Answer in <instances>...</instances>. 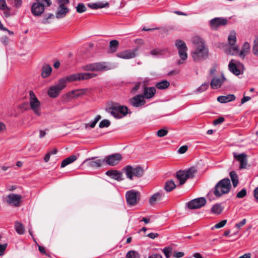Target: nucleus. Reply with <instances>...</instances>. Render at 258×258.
<instances>
[{"mask_svg": "<svg viewBox=\"0 0 258 258\" xmlns=\"http://www.w3.org/2000/svg\"><path fill=\"white\" fill-rule=\"evenodd\" d=\"M163 50L160 48H155L153 49L151 51V54L152 55H157L159 54H162L163 53Z\"/></svg>", "mask_w": 258, "mask_h": 258, "instance_id": "50", "label": "nucleus"}, {"mask_svg": "<svg viewBox=\"0 0 258 258\" xmlns=\"http://www.w3.org/2000/svg\"><path fill=\"white\" fill-rule=\"evenodd\" d=\"M7 246V243L0 244V256H2L4 255L5 251Z\"/></svg>", "mask_w": 258, "mask_h": 258, "instance_id": "53", "label": "nucleus"}, {"mask_svg": "<svg viewBox=\"0 0 258 258\" xmlns=\"http://www.w3.org/2000/svg\"><path fill=\"white\" fill-rule=\"evenodd\" d=\"M77 156L75 155L70 156V157L64 159L61 164V167L63 168L67 166L68 165L74 162L77 160Z\"/></svg>", "mask_w": 258, "mask_h": 258, "instance_id": "32", "label": "nucleus"}, {"mask_svg": "<svg viewBox=\"0 0 258 258\" xmlns=\"http://www.w3.org/2000/svg\"><path fill=\"white\" fill-rule=\"evenodd\" d=\"M58 5L55 13V17L58 19L64 18L70 12V10L67 6L69 3V0H56Z\"/></svg>", "mask_w": 258, "mask_h": 258, "instance_id": "6", "label": "nucleus"}, {"mask_svg": "<svg viewBox=\"0 0 258 258\" xmlns=\"http://www.w3.org/2000/svg\"><path fill=\"white\" fill-rule=\"evenodd\" d=\"M172 255L175 258H180L184 255V253L183 252L174 251Z\"/></svg>", "mask_w": 258, "mask_h": 258, "instance_id": "54", "label": "nucleus"}, {"mask_svg": "<svg viewBox=\"0 0 258 258\" xmlns=\"http://www.w3.org/2000/svg\"><path fill=\"white\" fill-rule=\"evenodd\" d=\"M251 99V98L250 97H248V96H244V97H243L241 100V104H243L244 103H245L246 102L250 100Z\"/></svg>", "mask_w": 258, "mask_h": 258, "instance_id": "61", "label": "nucleus"}, {"mask_svg": "<svg viewBox=\"0 0 258 258\" xmlns=\"http://www.w3.org/2000/svg\"><path fill=\"white\" fill-rule=\"evenodd\" d=\"M176 187V185L172 180H168L165 183L164 189L167 192H170Z\"/></svg>", "mask_w": 258, "mask_h": 258, "instance_id": "33", "label": "nucleus"}, {"mask_svg": "<svg viewBox=\"0 0 258 258\" xmlns=\"http://www.w3.org/2000/svg\"><path fill=\"white\" fill-rule=\"evenodd\" d=\"M110 124V122L107 119H104L102 120L99 123V127L100 128L108 127Z\"/></svg>", "mask_w": 258, "mask_h": 258, "instance_id": "47", "label": "nucleus"}, {"mask_svg": "<svg viewBox=\"0 0 258 258\" xmlns=\"http://www.w3.org/2000/svg\"><path fill=\"white\" fill-rule=\"evenodd\" d=\"M230 177L232 182L233 186L235 187L238 184V177L235 171H232L230 172Z\"/></svg>", "mask_w": 258, "mask_h": 258, "instance_id": "37", "label": "nucleus"}, {"mask_svg": "<svg viewBox=\"0 0 258 258\" xmlns=\"http://www.w3.org/2000/svg\"><path fill=\"white\" fill-rule=\"evenodd\" d=\"M234 158L240 163V168H245L247 165V155L245 153L238 154L236 153H233Z\"/></svg>", "mask_w": 258, "mask_h": 258, "instance_id": "23", "label": "nucleus"}, {"mask_svg": "<svg viewBox=\"0 0 258 258\" xmlns=\"http://www.w3.org/2000/svg\"><path fill=\"white\" fill-rule=\"evenodd\" d=\"M226 80L223 73L221 72L220 75L213 77L210 83L211 87L213 89H219Z\"/></svg>", "mask_w": 258, "mask_h": 258, "instance_id": "14", "label": "nucleus"}, {"mask_svg": "<svg viewBox=\"0 0 258 258\" xmlns=\"http://www.w3.org/2000/svg\"><path fill=\"white\" fill-rule=\"evenodd\" d=\"M235 99V96L233 94H229L226 96H220L218 97L217 100L221 103H225Z\"/></svg>", "mask_w": 258, "mask_h": 258, "instance_id": "28", "label": "nucleus"}, {"mask_svg": "<svg viewBox=\"0 0 258 258\" xmlns=\"http://www.w3.org/2000/svg\"><path fill=\"white\" fill-rule=\"evenodd\" d=\"M156 92V88L154 87H145L144 88L143 94L142 95L145 99H151L153 98Z\"/></svg>", "mask_w": 258, "mask_h": 258, "instance_id": "26", "label": "nucleus"}, {"mask_svg": "<svg viewBox=\"0 0 258 258\" xmlns=\"http://www.w3.org/2000/svg\"><path fill=\"white\" fill-rule=\"evenodd\" d=\"M236 41V34L234 32H232L228 36V43L230 46L229 49L225 50L227 54L239 56V50L237 46L234 45Z\"/></svg>", "mask_w": 258, "mask_h": 258, "instance_id": "10", "label": "nucleus"}, {"mask_svg": "<svg viewBox=\"0 0 258 258\" xmlns=\"http://www.w3.org/2000/svg\"><path fill=\"white\" fill-rule=\"evenodd\" d=\"M81 91H82V90H73V91H72L71 92H69L68 93V95L71 98L78 97L81 94V93H83V92L81 93Z\"/></svg>", "mask_w": 258, "mask_h": 258, "instance_id": "43", "label": "nucleus"}, {"mask_svg": "<svg viewBox=\"0 0 258 258\" xmlns=\"http://www.w3.org/2000/svg\"><path fill=\"white\" fill-rule=\"evenodd\" d=\"M122 159L121 154L115 153L106 156L103 160L107 165L114 166L117 165Z\"/></svg>", "mask_w": 258, "mask_h": 258, "instance_id": "16", "label": "nucleus"}, {"mask_svg": "<svg viewBox=\"0 0 258 258\" xmlns=\"http://www.w3.org/2000/svg\"><path fill=\"white\" fill-rule=\"evenodd\" d=\"M87 10V9L83 3H79L76 7V11L79 13H82L85 12Z\"/></svg>", "mask_w": 258, "mask_h": 258, "instance_id": "42", "label": "nucleus"}, {"mask_svg": "<svg viewBox=\"0 0 258 258\" xmlns=\"http://www.w3.org/2000/svg\"><path fill=\"white\" fill-rule=\"evenodd\" d=\"M227 20L225 18H215L210 21V25L212 29H216L218 26L225 25Z\"/></svg>", "mask_w": 258, "mask_h": 258, "instance_id": "25", "label": "nucleus"}, {"mask_svg": "<svg viewBox=\"0 0 258 258\" xmlns=\"http://www.w3.org/2000/svg\"><path fill=\"white\" fill-rule=\"evenodd\" d=\"M168 134V130L165 128H161L157 132V135L159 137H163L166 136Z\"/></svg>", "mask_w": 258, "mask_h": 258, "instance_id": "44", "label": "nucleus"}, {"mask_svg": "<svg viewBox=\"0 0 258 258\" xmlns=\"http://www.w3.org/2000/svg\"><path fill=\"white\" fill-rule=\"evenodd\" d=\"M159 236V234L156 233H150L147 235V236L151 239H154L156 237H157Z\"/></svg>", "mask_w": 258, "mask_h": 258, "instance_id": "59", "label": "nucleus"}, {"mask_svg": "<svg viewBox=\"0 0 258 258\" xmlns=\"http://www.w3.org/2000/svg\"><path fill=\"white\" fill-rule=\"evenodd\" d=\"M52 69L50 65L45 64L42 66L41 76L43 78L48 77L51 73Z\"/></svg>", "mask_w": 258, "mask_h": 258, "instance_id": "30", "label": "nucleus"}, {"mask_svg": "<svg viewBox=\"0 0 258 258\" xmlns=\"http://www.w3.org/2000/svg\"><path fill=\"white\" fill-rule=\"evenodd\" d=\"M228 67L230 72L236 76L240 75L243 72L244 69L242 63L238 62L236 64L233 62V60L230 61Z\"/></svg>", "mask_w": 258, "mask_h": 258, "instance_id": "19", "label": "nucleus"}, {"mask_svg": "<svg viewBox=\"0 0 258 258\" xmlns=\"http://www.w3.org/2000/svg\"><path fill=\"white\" fill-rule=\"evenodd\" d=\"M95 76L96 74L92 73H80L67 76L61 78V80L64 81V84L66 86L68 82L88 80Z\"/></svg>", "mask_w": 258, "mask_h": 258, "instance_id": "3", "label": "nucleus"}, {"mask_svg": "<svg viewBox=\"0 0 258 258\" xmlns=\"http://www.w3.org/2000/svg\"><path fill=\"white\" fill-rule=\"evenodd\" d=\"M223 208L220 204H216L212 208V212L216 214H220L223 211Z\"/></svg>", "mask_w": 258, "mask_h": 258, "instance_id": "39", "label": "nucleus"}, {"mask_svg": "<svg viewBox=\"0 0 258 258\" xmlns=\"http://www.w3.org/2000/svg\"><path fill=\"white\" fill-rule=\"evenodd\" d=\"M175 46L178 50L179 55L182 60H185L187 57V47L184 42L180 40H177L175 41Z\"/></svg>", "mask_w": 258, "mask_h": 258, "instance_id": "15", "label": "nucleus"}, {"mask_svg": "<svg viewBox=\"0 0 258 258\" xmlns=\"http://www.w3.org/2000/svg\"><path fill=\"white\" fill-rule=\"evenodd\" d=\"M6 130V124L4 122L0 121V133H4Z\"/></svg>", "mask_w": 258, "mask_h": 258, "instance_id": "58", "label": "nucleus"}, {"mask_svg": "<svg viewBox=\"0 0 258 258\" xmlns=\"http://www.w3.org/2000/svg\"><path fill=\"white\" fill-rule=\"evenodd\" d=\"M8 2L16 8H20L22 5V0H7Z\"/></svg>", "mask_w": 258, "mask_h": 258, "instance_id": "40", "label": "nucleus"}, {"mask_svg": "<svg viewBox=\"0 0 258 258\" xmlns=\"http://www.w3.org/2000/svg\"><path fill=\"white\" fill-rule=\"evenodd\" d=\"M104 162V160L98 159L96 157H92L87 159L84 161L87 165L91 168H99Z\"/></svg>", "mask_w": 258, "mask_h": 258, "instance_id": "20", "label": "nucleus"}, {"mask_svg": "<svg viewBox=\"0 0 258 258\" xmlns=\"http://www.w3.org/2000/svg\"><path fill=\"white\" fill-rule=\"evenodd\" d=\"M15 228L16 232L19 234H23L25 232V228L23 225L18 222H16L15 224Z\"/></svg>", "mask_w": 258, "mask_h": 258, "instance_id": "38", "label": "nucleus"}, {"mask_svg": "<svg viewBox=\"0 0 258 258\" xmlns=\"http://www.w3.org/2000/svg\"><path fill=\"white\" fill-rule=\"evenodd\" d=\"M105 174L118 181L123 180L122 173L117 170H109L105 172Z\"/></svg>", "mask_w": 258, "mask_h": 258, "instance_id": "24", "label": "nucleus"}, {"mask_svg": "<svg viewBox=\"0 0 258 258\" xmlns=\"http://www.w3.org/2000/svg\"><path fill=\"white\" fill-rule=\"evenodd\" d=\"M206 203V200L204 198H199L189 202L187 206L190 209H199L204 206Z\"/></svg>", "mask_w": 258, "mask_h": 258, "instance_id": "18", "label": "nucleus"}, {"mask_svg": "<svg viewBox=\"0 0 258 258\" xmlns=\"http://www.w3.org/2000/svg\"><path fill=\"white\" fill-rule=\"evenodd\" d=\"M163 196V194L162 191L158 192L154 195H153L150 198L149 200V202L150 205H154L155 202L157 201H160L161 200Z\"/></svg>", "mask_w": 258, "mask_h": 258, "instance_id": "31", "label": "nucleus"}, {"mask_svg": "<svg viewBox=\"0 0 258 258\" xmlns=\"http://www.w3.org/2000/svg\"><path fill=\"white\" fill-rule=\"evenodd\" d=\"M252 53L258 57V47H252Z\"/></svg>", "mask_w": 258, "mask_h": 258, "instance_id": "62", "label": "nucleus"}, {"mask_svg": "<svg viewBox=\"0 0 258 258\" xmlns=\"http://www.w3.org/2000/svg\"><path fill=\"white\" fill-rule=\"evenodd\" d=\"M29 104L30 108L34 113L38 116H40L41 103L32 91L29 92Z\"/></svg>", "mask_w": 258, "mask_h": 258, "instance_id": "7", "label": "nucleus"}, {"mask_svg": "<svg viewBox=\"0 0 258 258\" xmlns=\"http://www.w3.org/2000/svg\"><path fill=\"white\" fill-rule=\"evenodd\" d=\"M54 16L52 14H48L44 16L42 23L43 24L49 23L48 20L54 18Z\"/></svg>", "mask_w": 258, "mask_h": 258, "instance_id": "45", "label": "nucleus"}, {"mask_svg": "<svg viewBox=\"0 0 258 258\" xmlns=\"http://www.w3.org/2000/svg\"><path fill=\"white\" fill-rule=\"evenodd\" d=\"M148 258H163L162 255L159 254H153L149 256Z\"/></svg>", "mask_w": 258, "mask_h": 258, "instance_id": "63", "label": "nucleus"}, {"mask_svg": "<svg viewBox=\"0 0 258 258\" xmlns=\"http://www.w3.org/2000/svg\"><path fill=\"white\" fill-rule=\"evenodd\" d=\"M10 168V166L8 165L7 164H5L0 166V168L3 171H6L8 170Z\"/></svg>", "mask_w": 258, "mask_h": 258, "instance_id": "60", "label": "nucleus"}, {"mask_svg": "<svg viewBox=\"0 0 258 258\" xmlns=\"http://www.w3.org/2000/svg\"><path fill=\"white\" fill-rule=\"evenodd\" d=\"M250 48V44L247 42H245L242 45L241 50L239 51V56L243 59L245 56L249 53Z\"/></svg>", "mask_w": 258, "mask_h": 258, "instance_id": "27", "label": "nucleus"}, {"mask_svg": "<svg viewBox=\"0 0 258 258\" xmlns=\"http://www.w3.org/2000/svg\"><path fill=\"white\" fill-rule=\"evenodd\" d=\"M64 82L60 79L56 85L50 86L47 91L48 95L51 98L57 97L60 91L66 87Z\"/></svg>", "mask_w": 258, "mask_h": 258, "instance_id": "11", "label": "nucleus"}, {"mask_svg": "<svg viewBox=\"0 0 258 258\" xmlns=\"http://www.w3.org/2000/svg\"><path fill=\"white\" fill-rule=\"evenodd\" d=\"M162 251L166 258H169L172 255V248L170 247H165L162 249Z\"/></svg>", "mask_w": 258, "mask_h": 258, "instance_id": "41", "label": "nucleus"}, {"mask_svg": "<svg viewBox=\"0 0 258 258\" xmlns=\"http://www.w3.org/2000/svg\"><path fill=\"white\" fill-rule=\"evenodd\" d=\"M209 87V84L208 83H204L200 87L198 88L197 89V92H202L206 91L207 88Z\"/></svg>", "mask_w": 258, "mask_h": 258, "instance_id": "51", "label": "nucleus"}, {"mask_svg": "<svg viewBox=\"0 0 258 258\" xmlns=\"http://www.w3.org/2000/svg\"><path fill=\"white\" fill-rule=\"evenodd\" d=\"M101 119V116L100 115H98L96 116V117L95 118V119H94L93 121H91L90 123V126L91 127V128H94L96 123H97V122Z\"/></svg>", "mask_w": 258, "mask_h": 258, "instance_id": "52", "label": "nucleus"}, {"mask_svg": "<svg viewBox=\"0 0 258 258\" xmlns=\"http://www.w3.org/2000/svg\"><path fill=\"white\" fill-rule=\"evenodd\" d=\"M227 223V220H223L220 221V222L217 223L212 228V229H214V228L218 229L224 227Z\"/></svg>", "mask_w": 258, "mask_h": 258, "instance_id": "48", "label": "nucleus"}, {"mask_svg": "<svg viewBox=\"0 0 258 258\" xmlns=\"http://www.w3.org/2000/svg\"><path fill=\"white\" fill-rule=\"evenodd\" d=\"M196 172V170L194 167L178 171L176 173V178L179 181V184L182 185L188 178H192Z\"/></svg>", "mask_w": 258, "mask_h": 258, "instance_id": "8", "label": "nucleus"}, {"mask_svg": "<svg viewBox=\"0 0 258 258\" xmlns=\"http://www.w3.org/2000/svg\"><path fill=\"white\" fill-rule=\"evenodd\" d=\"M88 6L92 9H97L105 7H108L109 6L108 3H106L105 4L100 3H90L88 4Z\"/></svg>", "mask_w": 258, "mask_h": 258, "instance_id": "34", "label": "nucleus"}, {"mask_svg": "<svg viewBox=\"0 0 258 258\" xmlns=\"http://www.w3.org/2000/svg\"><path fill=\"white\" fill-rule=\"evenodd\" d=\"M125 197L128 205L135 206L140 200V194L138 191L130 190L126 192Z\"/></svg>", "mask_w": 258, "mask_h": 258, "instance_id": "12", "label": "nucleus"}, {"mask_svg": "<svg viewBox=\"0 0 258 258\" xmlns=\"http://www.w3.org/2000/svg\"><path fill=\"white\" fill-rule=\"evenodd\" d=\"M246 220L245 219H243L241 221L235 224V227L237 229H240L242 226L246 224Z\"/></svg>", "mask_w": 258, "mask_h": 258, "instance_id": "56", "label": "nucleus"}, {"mask_svg": "<svg viewBox=\"0 0 258 258\" xmlns=\"http://www.w3.org/2000/svg\"><path fill=\"white\" fill-rule=\"evenodd\" d=\"M254 197L258 201V187L254 190Z\"/></svg>", "mask_w": 258, "mask_h": 258, "instance_id": "64", "label": "nucleus"}, {"mask_svg": "<svg viewBox=\"0 0 258 258\" xmlns=\"http://www.w3.org/2000/svg\"><path fill=\"white\" fill-rule=\"evenodd\" d=\"M119 46V42L117 40H111L109 42V50L111 52H115L117 51Z\"/></svg>", "mask_w": 258, "mask_h": 258, "instance_id": "35", "label": "nucleus"}, {"mask_svg": "<svg viewBox=\"0 0 258 258\" xmlns=\"http://www.w3.org/2000/svg\"><path fill=\"white\" fill-rule=\"evenodd\" d=\"M230 180L228 178H224L219 181L213 189V194L217 197H220L223 195L228 194L231 189Z\"/></svg>", "mask_w": 258, "mask_h": 258, "instance_id": "2", "label": "nucleus"}, {"mask_svg": "<svg viewBox=\"0 0 258 258\" xmlns=\"http://www.w3.org/2000/svg\"><path fill=\"white\" fill-rule=\"evenodd\" d=\"M187 146H182L179 148L178 152L180 154H184L187 151Z\"/></svg>", "mask_w": 258, "mask_h": 258, "instance_id": "57", "label": "nucleus"}, {"mask_svg": "<svg viewBox=\"0 0 258 258\" xmlns=\"http://www.w3.org/2000/svg\"><path fill=\"white\" fill-rule=\"evenodd\" d=\"M145 103L146 101L142 95H137L130 100V104L136 107H141Z\"/></svg>", "mask_w": 258, "mask_h": 258, "instance_id": "21", "label": "nucleus"}, {"mask_svg": "<svg viewBox=\"0 0 258 258\" xmlns=\"http://www.w3.org/2000/svg\"><path fill=\"white\" fill-rule=\"evenodd\" d=\"M194 50L191 53L192 57L195 61H199L205 59L208 56L209 50L202 38L198 36L192 39Z\"/></svg>", "mask_w": 258, "mask_h": 258, "instance_id": "1", "label": "nucleus"}, {"mask_svg": "<svg viewBox=\"0 0 258 258\" xmlns=\"http://www.w3.org/2000/svg\"><path fill=\"white\" fill-rule=\"evenodd\" d=\"M126 258H139V254L137 252L131 250L127 252Z\"/></svg>", "mask_w": 258, "mask_h": 258, "instance_id": "46", "label": "nucleus"}, {"mask_svg": "<svg viewBox=\"0 0 258 258\" xmlns=\"http://www.w3.org/2000/svg\"><path fill=\"white\" fill-rule=\"evenodd\" d=\"M138 49H127L118 52L116 55L117 57L125 59L134 58L137 55Z\"/></svg>", "mask_w": 258, "mask_h": 258, "instance_id": "17", "label": "nucleus"}, {"mask_svg": "<svg viewBox=\"0 0 258 258\" xmlns=\"http://www.w3.org/2000/svg\"><path fill=\"white\" fill-rule=\"evenodd\" d=\"M111 114L115 118H121L125 116L128 113V108L126 106L118 104L113 105L110 108Z\"/></svg>", "mask_w": 258, "mask_h": 258, "instance_id": "9", "label": "nucleus"}, {"mask_svg": "<svg viewBox=\"0 0 258 258\" xmlns=\"http://www.w3.org/2000/svg\"><path fill=\"white\" fill-rule=\"evenodd\" d=\"M225 119L223 117H219L213 121V124L216 125L224 122Z\"/></svg>", "mask_w": 258, "mask_h": 258, "instance_id": "55", "label": "nucleus"}, {"mask_svg": "<svg viewBox=\"0 0 258 258\" xmlns=\"http://www.w3.org/2000/svg\"><path fill=\"white\" fill-rule=\"evenodd\" d=\"M0 9L4 11V14L6 17H9L11 16L10 13L11 8L7 6L6 0H0Z\"/></svg>", "mask_w": 258, "mask_h": 258, "instance_id": "29", "label": "nucleus"}, {"mask_svg": "<svg viewBox=\"0 0 258 258\" xmlns=\"http://www.w3.org/2000/svg\"><path fill=\"white\" fill-rule=\"evenodd\" d=\"M170 85V83L167 80H163L160 82L156 83V87L158 89H165Z\"/></svg>", "mask_w": 258, "mask_h": 258, "instance_id": "36", "label": "nucleus"}, {"mask_svg": "<svg viewBox=\"0 0 258 258\" xmlns=\"http://www.w3.org/2000/svg\"><path fill=\"white\" fill-rule=\"evenodd\" d=\"M125 173L126 177L130 180H133L134 177L140 178L144 174V170L140 166L133 167L131 165L125 166L122 169Z\"/></svg>", "mask_w": 258, "mask_h": 258, "instance_id": "5", "label": "nucleus"}, {"mask_svg": "<svg viewBox=\"0 0 258 258\" xmlns=\"http://www.w3.org/2000/svg\"><path fill=\"white\" fill-rule=\"evenodd\" d=\"M105 67L102 63H94L85 66L83 69L86 71H99L105 70Z\"/></svg>", "mask_w": 258, "mask_h": 258, "instance_id": "22", "label": "nucleus"}, {"mask_svg": "<svg viewBox=\"0 0 258 258\" xmlns=\"http://www.w3.org/2000/svg\"><path fill=\"white\" fill-rule=\"evenodd\" d=\"M22 196L15 194H10L6 197V202L10 206L19 207L22 203Z\"/></svg>", "mask_w": 258, "mask_h": 258, "instance_id": "13", "label": "nucleus"}, {"mask_svg": "<svg viewBox=\"0 0 258 258\" xmlns=\"http://www.w3.org/2000/svg\"><path fill=\"white\" fill-rule=\"evenodd\" d=\"M246 190L243 188L237 194L236 197L239 199L243 198L246 195Z\"/></svg>", "mask_w": 258, "mask_h": 258, "instance_id": "49", "label": "nucleus"}, {"mask_svg": "<svg viewBox=\"0 0 258 258\" xmlns=\"http://www.w3.org/2000/svg\"><path fill=\"white\" fill-rule=\"evenodd\" d=\"M32 5L31 11L35 16H40L44 12L45 7H49L52 3L51 0H35Z\"/></svg>", "mask_w": 258, "mask_h": 258, "instance_id": "4", "label": "nucleus"}]
</instances>
